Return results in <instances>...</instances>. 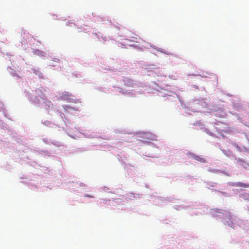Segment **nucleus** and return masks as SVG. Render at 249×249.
Masks as SVG:
<instances>
[{
	"mask_svg": "<svg viewBox=\"0 0 249 249\" xmlns=\"http://www.w3.org/2000/svg\"><path fill=\"white\" fill-rule=\"evenodd\" d=\"M123 82L124 85L127 87H133L134 84V81L132 79L127 78H124L123 79Z\"/></svg>",
	"mask_w": 249,
	"mask_h": 249,
	"instance_id": "1",
	"label": "nucleus"
},
{
	"mask_svg": "<svg viewBox=\"0 0 249 249\" xmlns=\"http://www.w3.org/2000/svg\"><path fill=\"white\" fill-rule=\"evenodd\" d=\"M71 94L68 92H65L62 94V95L61 96V99L63 100H67L69 99V97L71 96Z\"/></svg>",
	"mask_w": 249,
	"mask_h": 249,
	"instance_id": "2",
	"label": "nucleus"
},
{
	"mask_svg": "<svg viewBox=\"0 0 249 249\" xmlns=\"http://www.w3.org/2000/svg\"><path fill=\"white\" fill-rule=\"evenodd\" d=\"M236 186L243 188H249V184H246L240 182H238L235 184Z\"/></svg>",
	"mask_w": 249,
	"mask_h": 249,
	"instance_id": "3",
	"label": "nucleus"
},
{
	"mask_svg": "<svg viewBox=\"0 0 249 249\" xmlns=\"http://www.w3.org/2000/svg\"><path fill=\"white\" fill-rule=\"evenodd\" d=\"M194 159L195 160H197L200 162H202V163H205L206 162V160L204 159H203V158H201L198 156H194Z\"/></svg>",
	"mask_w": 249,
	"mask_h": 249,
	"instance_id": "4",
	"label": "nucleus"
},
{
	"mask_svg": "<svg viewBox=\"0 0 249 249\" xmlns=\"http://www.w3.org/2000/svg\"><path fill=\"white\" fill-rule=\"evenodd\" d=\"M243 198L245 200L249 201V194L245 193L243 195Z\"/></svg>",
	"mask_w": 249,
	"mask_h": 249,
	"instance_id": "5",
	"label": "nucleus"
},
{
	"mask_svg": "<svg viewBox=\"0 0 249 249\" xmlns=\"http://www.w3.org/2000/svg\"><path fill=\"white\" fill-rule=\"evenodd\" d=\"M85 197H90V198H93V196H91V195H85Z\"/></svg>",
	"mask_w": 249,
	"mask_h": 249,
	"instance_id": "6",
	"label": "nucleus"
},
{
	"mask_svg": "<svg viewBox=\"0 0 249 249\" xmlns=\"http://www.w3.org/2000/svg\"><path fill=\"white\" fill-rule=\"evenodd\" d=\"M248 210L249 211V207H248Z\"/></svg>",
	"mask_w": 249,
	"mask_h": 249,
	"instance_id": "7",
	"label": "nucleus"
}]
</instances>
